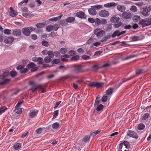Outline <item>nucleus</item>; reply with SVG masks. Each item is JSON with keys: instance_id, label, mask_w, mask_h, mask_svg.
<instances>
[{"instance_id": "f257e3e1", "label": "nucleus", "mask_w": 151, "mask_h": 151, "mask_svg": "<svg viewBox=\"0 0 151 151\" xmlns=\"http://www.w3.org/2000/svg\"><path fill=\"white\" fill-rule=\"evenodd\" d=\"M73 71L76 74H78L84 72L83 66L81 65L74 64L72 66Z\"/></svg>"}, {"instance_id": "f03ea898", "label": "nucleus", "mask_w": 151, "mask_h": 151, "mask_svg": "<svg viewBox=\"0 0 151 151\" xmlns=\"http://www.w3.org/2000/svg\"><path fill=\"white\" fill-rule=\"evenodd\" d=\"M35 29L32 26L26 27L22 29V34L26 36H29L32 32L35 31Z\"/></svg>"}, {"instance_id": "7ed1b4c3", "label": "nucleus", "mask_w": 151, "mask_h": 151, "mask_svg": "<svg viewBox=\"0 0 151 151\" xmlns=\"http://www.w3.org/2000/svg\"><path fill=\"white\" fill-rule=\"evenodd\" d=\"M139 23L142 25V28L151 25V22L150 18L148 19H141L139 21Z\"/></svg>"}, {"instance_id": "20e7f679", "label": "nucleus", "mask_w": 151, "mask_h": 151, "mask_svg": "<svg viewBox=\"0 0 151 151\" xmlns=\"http://www.w3.org/2000/svg\"><path fill=\"white\" fill-rule=\"evenodd\" d=\"M25 65H20L17 67L16 69L18 70H20L19 72L20 73L25 74L28 71V70L27 68H25L23 69Z\"/></svg>"}, {"instance_id": "39448f33", "label": "nucleus", "mask_w": 151, "mask_h": 151, "mask_svg": "<svg viewBox=\"0 0 151 151\" xmlns=\"http://www.w3.org/2000/svg\"><path fill=\"white\" fill-rule=\"evenodd\" d=\"M143 10L142 12V15L145 17H147L149 15L148 12L151 11V6H146L143 7Z\"/></svg>"}, {"instance_id": "423d86ee", "label": "nucleus", "mask_w": 151, "mask_h": 151, "mask_svg": "<svg viewBox=\"0 0 151 151\" xmlns=\"http://www.w3.org/2000/svg\"><path fill=\"white\" fill-rule=\"evenodd\" d=\"M94 33L97 37L99 38L102 37L105 34V32L104 30H101L100 29H96L94 31Z\"/></svg>"}, {"instance_id": "0eeeda50", "label": "nucleus", "mask_w": 151, "mask_h": 151, "mask_svg": "<svg viewBox=\"0 0 151 151\" xmlns=\"http://www.w3.org/2000/svg\"><path fill=\"white\" fill-rule=\"evenodd\" d=\"M127 135L130 137H132L137 139L138 137V136L137 133L131 130H129L127 133Z\"/></svg>"}, {"instance_id": "6e6552de", "label": "nucleus", "mask_w": 151, "mask_h": 151, "mask_svg": "<svg viewBox=\"0 0 151 151\" xmlns=\"http://www.w3.org/2000/svg\"><path fill=\"white\" fill-rule=\"evenodd\" d=\"M125 33V31H123L120 32L119 30H116L112 34L111 36L113 38H114L116 36L119 37L122 35L124 34Z\"/></svg>"}, {"instance_id": "1a4fd4ad", "label": "nucleus", "mask_w": 151, "mask_h": 151, "mask_svg": "<svg viewBox=\"0 0 151 151\" xmlns=\"http://www.w3.org/2000/svg\"><path fill=\"white\" fill-rule=\"evenodd\" d=\"M76 16L81 19H86V16L84 12L81 11L77 12L76 14Z\"/></svg>"}, {"instance_id": "9d476101", "label": "nucleus", "mask_w": 151, "mask_h": 151, "mask_svg": "<svg viewBox=\"0 0 151 151\" xmlns=\"http://www.w3.org/2000/svg\"><path fill=\"white\" fill-rule=\"evenodd\" d=\"M99 15L103 17H107L109 15L108 11L105 10H102L99 12Z\"/></svg>"}, {"instance_id": "9b49d317", "label": "nucleus", "mask_w": 151, "mask_h": 151, "mask_svg": "<svg viewBox=\"0 0 151 151\" xmlns=\"http://www.w3.org/2000/svg\"><path fill=\"white\" fill-rule=\"evenodd\" d=\"M122 17L124 19H128L131 16V14L129 12H124L122 14Z\"/></svg>"}, {"instance_id": "f8f14e48", "label": "nucleus", "mask_w": 151, "mask_h": 151, "mask_svg": "<svg viewBox=\"0 0 151 151\" xmlns=\"http://www.w3.org/2000/svg\"><path fill=\"white\" fill-rule=\"evenodd\" d=\"M14 40V38L12 37H8L5 39L4 42L7 44H9L12 43Z\"/></svg>"}, {"instance_id": "ddd939ff", "label": "nucleus", "mask_w": 151, "mask_h": 151, "mask_svg": "<svg viewBox=\"0 0 151 151\" xmlns=\"http://www.w3.org/2000/svg\"><path fill=\"white\" fill-rule=\"evenodd\" d=\"M91 68L92 71H95L101 68V65L99 64H95L91 67Z\"/></svg>"}, {"instance_id": "4468645a", "label": "nucleus", "mask_w": 151, "mask_h": 151, "mask_svg": "<svg viewBox=\"0 0 151 151\" xmlns=\"http://www.w3.org/2000/svg\"><path fill=\"white\" fill-rule=\"evenodd\" d=\"M13 35L14 36H19L21 35V31L20 29H15L13 32Z\"/></svg>"}, {"instance_id": "2eb2a0df", "label": "nucleus", "mask_w": 151, "mask_h": 151, "mask_svg": "<svg viewBox=\"0 0 151 151\" xmlns=\"http://www.w3.org/2000/svg\"><path fill=\"white\" fill-rule=\"evenodd\" d=\"M88 11L89 14L91 15H94L96 14V12L93 8V6H91V8L89 9Z\"/></svg>"}, {"instance_id": "dca6fc26", "label": "nucleus", "mask_w": 151, "mask_h": 151, "mask_svg": "<svg viewBox=\"0 0 151 151\" xmlns=\"http://www.w3.org/2000/svg\"><path fill=\"white\" fill-rule=\"evenodd\" d=\"M38 111V110L30 111L29 115V117L31 119L35 117L37 115Z\"/></svg>"}, {"instance_id": "f3484780", "label": "nucleus", "mask_w": 151, "mask_h": 151, "mask_svg": "<svg viewBox=\"0 0 151 151\" xmlns=\"http://www.w3.org/2000/svg\"><path fill=\"white\" fill-rule=\"evenodd\" d=\"M40 87V85H33L32 87L30 90L33 92H35L37 91L38 88H39Z\"/></svg>"}, {"instance_id": "a211bd4d", "label": "nucleus", "mask_w": 151, "mask_h": 151, "mask_svg": "<svg viewBox=\"0 0 151 151\" xmlns=\"http://www.w3.org/2000/svg\"><path fill=\"white\" fill-rule=\"evenodd\" d=\"M10 75L9 72H5L3 73V74L0 75V79H4L5 77L8 76Z\"/></svg>"}, {"instance_id": "6ab92c4d", "label": "nucleus", "mask_w": 151, "mask_h": 151, "mask_svg": "<svg viewBox=\"0 0 151 151\" xmlns=\"http://www.w3.org/2000/svg\"><path fill=\"white\" fill-rule=\"evenodd\" d=\"M120 20L119 17H117L115 16L112 17L110 19V21L112 23H116Z\"/></svg>"}, {"instance_id": "aec40b11", "label": "nucleus", "mask_w": 151, "mask_h": 151, "mask_svg": "<svg viewBox=\"0 0 151 151\" xmlns=\"http://www.w3.org/2000/svg\"><path fill=\"white\" fill-rule=\"evenodd\" d=\"M62 16L63 15L62 14L58 17L50 18L49 19V20L52 22H56L58 20H60Z\"/></svg>"}, {"instance_id": "412c9836", "label": "nucleus", "mask_w": 151, "mask_h": 151, "mask_svg": "<svg viewBox=\"0 0 151 151\" xmlns=\"http://www.w3.org/2000/svg\"><path fill=\"white\" fill-rule=\"evenodd\" d=\"M117 9L119 11L123 12L125 11V7L123 5H118L117 6Z\"/></svg>"}, {"instance_id": "4be33fe9", "label": "nucleus", "mask_w": 151, "mask_h": 151, "mask_svg": "<svg viewBox=\"0 0 151 151\" xmlns=\"http://www.w3.org/2000/svg\"><path fill=\"white\" fill-rule=\"evenodd\" d=\"M75 20V18L73 17H69L66 19V22L68 23H72Z\"/></svg>"}, {"instance_id": "5701e85b", "label": "nucleus", "mask_w": 151, "mask_h": 151, "mask_svg": "<svg viewBox=\"0 0 151 151\" xmlns=\"http://www.w3.org/2000/svg\"><path fill=\"white\" fill-rule=\"evenodd\" d=\"M90 139V137L88 135L85 136L82 139V142L83 143H86L87 142L89 141Z\"/></svg>"}, {"instance_id": "b1692460", "label": "nucleus", "mask_w": 151, "mask_h": 151, "mask_svg": "<svg viewBox=\"0 0 151 151\" xmlns=\"http://www.w3.org/2000/svg\"><path fill=\"white\" fill-rule=\"evenodd\" d=\"M114 91L113 88H110L108 89L106 91V94L107 95H110Z\"/></svg>"}, {"instance_id": "393cba45", "label": "nucleus", "mask_w": 151, "mask_h": 151, "mask_svg": "<svg viewBox=\"0 0 151 151\" xmlns=\"http://www.w3.org/2000/svg\"><path fill=\"white\" fill-rule=\"evenodd\" d=\"M53 26L52 24L48 25L46 27V31L49 32L51 31L53 29Z\"/></svg>"}, {"instance_id": "a878e982", "label": "nucleus", "mask_w": 151, "mask_h": 151, "mask_svg": "<svg viewBox=\"0 0 151 151\" xmlns=\"http://www.w3.org/2000/svg\"><path fill=\"white\" fill-rule=\"evenodd\" d=\"M10 16L12 17H14L15 16L17 15L18 13L17 11L15 10H11L9 13Z\"/></svg>"}, {"instance_id": "bb28decb", "label": "nucleus", "mask_w": 151, "mask_h": 151, "mask_svg": "<svg viewBox=\"0 0 151 151\" xmlns=\"http://www.w3.org/2000/svg\"><path fill=\"white\" fill-rule=\"evenodd\" d=\"M45 23H38L36 24L35 26L37 28H42L45 27Z\"/></svg>"}, {"instance_id": "cd10ccee", "label": "nucleus", "mask_w": 151, "mask_h": 151, "mask_svg": "<svg viewBox=\"0 0 151 151\" xmlns=\"http://www.w3.org/2000/svg\"><path fill=\"white\" fill-rule=\"evenodd\" d=\"M116 6V4L114 2L104 4V6L106 7H109L111 6Z\"/></svg>"}, {"instance_id": "c85d7f7f", "label": "nucleus", "mask_w": 151, "mask_h": 151, "mask_svg": "<svg viewBox=\"0 0 151 151\" xmlns=\"http://www.w3.org/2000/svg\"><path fill=\"white\" fill-rule=\"evenodd\" d=\"M15 150H18L21 147V144L19 143H16L13 146Z\"/></svg>"}, {"instance_id": "c756f323", "label": "nucleus", "mask_w": 151, "mask_h": 151, "mask_svg": "<svg viewBox=\"0 0 151 151\" xmlns=\"http://www.w3.org/2000/svg\"><path fill=\"white\" fill-rule=\"evenodd\" d=\"M100 132V130L99 129L94 132H91L90 134L91 136L93 137H94L96 135V134L99 133Z\"/></svg>"}, {"instance_id": "7c9ffc66", "label": "nucleus", "mask_w": 151, "mask_h": 151, "mask_svg": "<svg viewBox=\"0 0 151 151\" xmlns=\"http://www.w3.org/2000/svg\"><path fill=\"white\" fill-rule=\"evenodd\" d=\"M11 81V79H6L3 81L0 82V86L1 85H3L7 83L8 82Z\"/></svg>"}, {"instance_id": "2f4dec72", "label": "nucleus", "mask_w": 151, "mask_h": 151, "mask_svg": "<svg viewBox=\"0 0 151 151\" xmlns=\"http://www.w3.org/2000/svg\"><path fill=\"white\" fill-rule=\"evenodd\" d=\"M59 126L60 125L59 123L55 122L52 124V127L53 129H56L59 128Z\"/></svg>"}, {"instance_id": "473e14b6", "label": "nucleus", "mask_w": 151, "mask_h": 151, "mask_svg": "<svg viewBox=\"0 0 151 151\" xmlns=\"http://www.w3.org/2000/svg\"><path fill=\"white\" fill-rule=\"evenodd\" d=\"M23 16L27 18H28L31 16H34V15L33 14H31V12L27 13H23L22 14Z\"/></svg>"}, {"instance_id": "72a5a7b5", "label": "nucleus", "mask_w": 151, "mask_h": 151, "mask_svg": "<svg viewBox=\"0 0 151 151\" xmlns=\"http://www.w3.org/2000/svg\"><path fill=\"white\" fill-rule=\"evenodd\" d=\"M140 19V17L137 15L134 16L133 17V20L134 22H137Z\"/></svg>"}, {"instance_id": "f704fd0d", "label": "nucleus", "mask_w": 151, "mask_h": 151, "mask_svg": "<svg viewBox=\"0 0 151 151\" xmlns=\"http://www.w3.org/2000/svg\"><path fill=\"white\" fill-rule=\"evenodd\" d=\"M145 125L143 124H140L137 126V129L139 130H142L144 129Z\"/></svg>"}, {"instance_id": "c9c22d12", "label": "nucleus", "mask_w": 151, "mask_h": 151, "mask_svg": "<svg viewBox=\"0 0 151 151\" xmlns=\"http://www.w3.org/2000/svg\"><path fill=\"white\" fill-rule=\"evenodd\" d=\"M131 39H132V41L135 42L139 40L140 37L137 36H134L132 37Z\"/></svg>"}, {"instance_id": "e433bc0d", "label": "nucleus", "mask_w": 151, "mask_h": 151, "mask_svg": "<svg viewBox=\"0 0 151 151\" xmlns=\"http://www.w3.org/2000/svg\"><path fill=\"white\" fill-rule=\"evenodd\" d=\"M60 62V59H55L51 61V63L52 65L56 64L59 63Z\"/></svg>"}, {"instance_id": "4c0bfd02", "label": "nucleus", "mask_w": 151, "mask_h": 151, "mask_svg": "<svg viewBox=\"0 0 151 151\" xmlns=\"http://www.w3.org/2000/svg\"><path fill=\"white\" fill-rule=\"evenodd\" d=\"M122 144H124L126 148H129L130 147V144L129 142L127 141H124L123 142H122Z\"/></svg>"}, {"instance_id": "58836bf2", "label": "nucleus", "mask_w": 151, "mask_h": 151, "mask_svg": "<svg viewBox=\"0 0 151 151\" xmlns=\"http://www.w3.org/2000/svg\"><path fill=\"white\" fill-rule=\"evenodd\" d=\"M10 75L11 76L12 78H14L16 77L17 75V73L16 71H15L14 70H12L10 71Z\"/></svg>"}, {"instance_id": "ea45409f", "label": "nucleus", "mask_w": 151, "mask_h": 151, "mask_svg": "<svg viewBox=\"0 0 151 151\" xmlns=\"http://www.w3.org/2000/svg\"><path fill=\"white\" fill-rule=\"evenodd\" d=\"M44 60L45 63H49L52 61V59L51 58L47 56L45 58Z\"/></svg>"}, {"instance_id": "a19ab883", "label": "nucleus", "mask_w": 151, "mask_h": 151, "mask_svg": "<svg viewBox=\"0 0 151 151\" xmlns=\"http://www.w3.org/2000/svg\"><path fill=\"white\" fill-rule=\"evenodd\" d=\"M108 96L106 94L104 95L102 97L101 99V101L103 102H106L107 100Z\"/></svg>"}, {"instance_id": "79ce46f5", "label": "nucleus", "mask_w": 151, "mask_h": 151, "mask_svg": "<svg viewBox=\"0 0 151 151\" xmlns=\"http://www.w3.org/2000/svg\"><path fill=\"white\" fill-rule=\"evenodd\" d=\"M104 108V106L102 104H99L96 108V110L97 111H102Z\"/></svg>"}, {"instance_id": "37998d69", "label": "nucleus", "mask_w": 151, "mask_h": 151, "mask_svg": "<svg viewBox=\"0 0 151 151\" xmlns=\"http://www.w3.org/2000/svg\"><path fill=\"white\" fill-rule=\"evenodd\" d=\"M150 116V114L148 113L145 114L142 117V119L145 120Z\"/></svg>"}, {"instance_id": "c03bdc74", "label": "nucleus", "mask_w": 151, "mask_h": 151, "mask_svg": "<svg viewBox=\"0 0 151 151\" xmlns=\"http://www.w3.org/2000/svg\"><path fill=\"white\" fill-rule=\"evenodd\" d=\"M104 84V83H103L96 82L95 87H96L97 88H101L102 86Z\"/></svg>"}, {"instance_id": "a18cd8bd", "label": "nucleus", "mask_w": 151, "mask_h": 151, "mask_svg": "<svg viewBox=\"0 0 151 151\" xmlns=\"http://www.w3.org/2000/svg\"><path fill=\"white\" fill-rule=\"evenodd\" d=\"M37 64L38 65H41L43 64L44 63L43 60V58L41 57H39L38 58Z\"/></svg>"}, {"instance_id": "49530a36", "label": "nucleus", "mask_w": 151, "mask_h": 151, "mask_svg": "<svg viewBox=\"0 0 151 151\" xmlns=\"http://www.w3.org/2000/svg\"><path fill=\"white\" fill-rule=\"evenodd\" d=\"M64 78L65 79H69L70 80H72L74 78L73 76L69 74L65 75Z\"/></svg>"}, {"instance_id": "de8ad7c7", "label": "nucleus", "mask_w": 151, "mask_h": 151, "mask_svg": "<svg viewBox=\"0 0 151 151\" xmlns=\"http://www.w3.org/2000/svg\"><path fill=\"white\" fill-rule=\"evenodd\" d=\"M24 101L22 99H21L18 101V103L16 105L15 108H16L17 109L19 107V106L22 104Z\"/></svg>"}, {"instance_id": "09e8293b", "label": "nucleus", "mask_w": 151, "mask_h": 151, "mask_svg": "<svg viewBox=\"0 0 151 151\" xmlns=\"http://www.w3.org/2000/svg\"><path fill=\"white\" fill-rule=\"evenodd\" d=\"M60 24L62 26H66L67 24V22L66 20L65 19H62L60 20Z\"/></svg>"}, {"instance_id": "8fccbe9b", "label": "nucleus", "mask_w": 151, "mask_h": 151, "mask_svg": "<svg viewBox=\"0 0 151 151\" xmlns=\"http://www.w3.org/2000/svg\"><path fill=\"white\" fill-rule=\"evenodd\" d=\"M111 36L109 35L108 36H105L101 40V42H104L107 41L108 39H109L111 38Z\"/></svg>"}, {"instance_id": "3c124183", "label": "nucleus", "mask_w": 151, "mask_h": 151, "mask_svg": "<svg viewBox=\"0 0 151 151\" xmlns=\"http://www.w3.org/2000/svg\"><path fill=\"white\" fill-rule=\"evenodd\" d=\"M41 43L43 46L46 47L49 45V43L47 41L43 40L41 42Z\"/></svg>"}, {"instance_id": "603ef678", "label": "nucleus", "mask_w": 151, "mask_h": 151, "mask_svg": "<svg viewBox=\"0 0 151 151\" xmlns=\"http://www.w3.org/2000/svg\"><path fill=\"white\" fill-rule=\"evenodd\" d=\"M47 54L49 56L48 57L50 58H53L54 56V54L53 52L52 51L49 50L47 52Z\"/></svg>"}, {"instance_id": "864d4df0", "label": "nucleus", "mask_w": 151, "mask_h": 151, "mask_svg": "<svg viewBox=\"0 0 151 151\" xmlns=\"http://www.w3.org/2000/svg\"><path fill=\"white\" fill-rule=\"evenodd\" d=\"M80 59V56L78 55H76L72 57L71 60L72 61H76L79 60Z\"/></svg>"}, {"instance_id": "5fc2aeb1", "label": "nucleus", "mask_w": 151, "mask_h": 151, "mask_svg": "<svg viewBox=\"0 0 151 151\" xmlns=\"http://www.w3.org/2000/svg\"><path fill=\"white\" fill-rule=\"evenodd\" d=\"M36 65L33 63L31 62L30 63L27 65V67L29 69L31 68H32L35 66Z\"/></svg>"}, {"instance_id": "6e6d98bb", "label": "nucleus", "mask_w": 151, "mask_h": 151, "mask_svg": "<svg viewBox=\"0 0 151 151\" xmlns=\"http://www.w3.org/2000/svg\"><path fill=\"white\" fill-rule=\"evenodd\" d=\"M112 28V25L111 24H108L106 26V30L107 31H110Z\"/></svg>"}, {"instance_id": "4d7b16f0", "label": "nucleus", "mask_w": 151, "mask_h": 151, "mask_svg": "<svg viewBox=\"0 0 151 151\" xmlns=\"http://www.w3.org/2000/svg\"><path fill=\"white\" fill-rule=\"evenodd\" d=\"M15 111H16V114H21L22 113V109H19V108L17 109L16 108V109L15 110Z\"/></svg>"}, {"instance_id": "13d9d810", "label": "nucleus", "mask_w": 151, "mask_h": 151, "mask_svg": "<svg viewBox=\"0 0 151 151\" xmlns=\"http://www.w3.org/2000/svg\"><path fill=\"white\" fill-rule=\"evenodd\" d=\"M95 22L96 24L99 25L101 24V21L100 19L97 18L95 19Z\"/></svg>"}, {"instance_id": "bf43d9fd", "label": "nucleus", "mask_w": 151, "mask_h": 151, "mask_svg": "<svg viewBox=\"0 0 151 151\" xmlns=\"http://www.w3.org/2000/svg\"><path fill=\"white\" fill-rule=\"evenodd\" d=\"M67 49L64 48H62L60 49V51L62 54H64L67 52Z\"/></svg>"}, {"instance_id": "052dcab7", "label": "nucleus", "mask_w": 151, "mask_h": 151, "mask_svg": "<svg viewBox=\"0 0 151 151\" xmlns=\"http://www.w3.org/2000/svg\"><path fill=\"white\" fill-rule=\"evenodd\" d=\"M6 107H4L0 109V114H1L3 113L7 109Z\"/></svg>"}, {"instance_id": "680f3d73", "label": "nucleus", "mask_w": 151, "mask_h": 151, "mask_svg": "<svg viewBox=\"0 0 151 151\" xmlns=\"http://www.w3.org/2000/svg\"><path fill=\"white\" fill-rule=\"evenodd\" d=\"M10 32L11 30L7 29H4V33L8 35L11 34Z\"/></svg>"}, {"instance_id": "e2e57ef3", "label": "nucleus", "mask_w": 151, "mask_h": 151, "mask_svg": "<svg viewBox=\"0 0 151 151\" xmlns=\"http://www.w3.org/2000/svg\"><path fill=\"white\" fill-rule=\"evenodd\" d=\"M68 53L69 54L70 56H73L76 53L73 50H70L69 51Z\"/></svg>"}, {"instance_id": "0e129e2a", "label": "nucleus", "mask_w": 151, "mask_h": 151, "mask_svg": "<svg viewBox=\"0 0 151 151\" xmlns=\"http://www.w3.org/2000/svg\"><path fill=\"white\" fill-rule=\"evenodd\" d=\"M82 58L83 60H87L90 59L91 58L89 56L86 55H83L82 56Z\"/></svg>"}, {"instance_id": "69168bd1", "label": "nucleus", "mask_w": 151, "mask_h": 151, "mask_svg": "<svg viewBox=\"0 0 151 151\" xmlns=\"http://www.w3.org/2000/svg\"><path fill=\"white\" fill-rule=\"evenodd\" d=\"M58 110H56L54 111L53 113V117L52 119L55 118L57 116H58Z\"/></svg>"}, {"instance_id": "338daca9", "label": "nucleus", "mask_w": 151, "mask_h": 151, "mask_svg": "<svg viewBox=\"0 0 151 151\" xmlns=\"http://www.w3.org/2000/svg\"><path fill=\"white\" fill-rule=\"evenodd\" d=\"M30 37L33 40H36L37 38V36L34 34L31 35Z\"/></svg>"}, {"instance_id": "774afa93", "label": "nucleus", "mask_w": 151, "mask_h": 151, "mask_svg": "<svg viewBox=\"0 0 151 151\" xmlns=\"http://www.w3.org/2000/svg\"><path fill=\"white\" fill-rule=\"evenodd\" d=\"M131 10L133 12H136L137 11V7L135 6H132L131 8Z\"/></svg>"}]
</instances>
